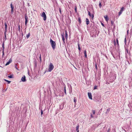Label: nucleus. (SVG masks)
Masks as SVG:
<instances>
[{
	"label": "nucleus",
	"instance_id": "8fccbe9b",
	"mask_svg": "<svg viewBox=\"0 0 132 132\" xmlns=\"http://www.w3.org/2000/svg\"><path fill=\"white\" fill-rule=\"evenodd\" d=\"M129 55H130V53H129Z\"/></svg>",
	"mask_w": 132,
	"mask_h": 132
},
{
	"label": "nucleus",
	"instance_id": "2f4dec72",
	"mask_svg": "<svg viewBox=\"0 0 132 132\" xmlns=\"http://www.w3.org/2000/svg\"><path fill=\"white\" fill-rule=\"evenodd\" d=\"M75 98V97L74 98V102H75V104L77 101L76 99Z\"/></svg>",
	"mask_w": 132,
	"mask_h": 132
},
{
	"label": "nucleus",
	"instance_id": "4c0bfd02",
	"mask_svg": "<svg viewBox=\"0 0 132 132\" xmlns=\"http://www.w3.org/2000/svg\"><path fill=\"white\" fill-rule=\"evenodd\" d=\"M17 65L16 64L15 65V68L16 70H18V69L17 67Z\"/></svg>",
	"mask_w": 132,
	"mask_h": 132
},
{
	"label": "nucleus",
	"instance_id": "58836bf2",
	"mask_svg": "<svg viewBox=\"0 0 132 132\" xmlns=\"http://www.w3.org/2000/svg\"><path fill=\"white\" fill-rule=\"evenodd\" d=\"M111 23L112 25H113V24H114V22L113 21H111Z\"/></svg>",
	"mask_w": 132,
	"mask_h": 132
},
{
	"label": "nucleus",
	"instance_id": "c756f323",
	"mask_svg": "<svg viewBox=\"0 0 132 132\" xmlns=\"http://www.w3.org/2000/svg\"><path fill=\"white\" fill-rule=\"evenodd\" d=\"M99 6L100 8H101L102 6L101 3L100 2H99Z\"/></svg>",
	"mask_w": 132,
	"mask_h": 132
},
{
	"label": "nucleus",
	"instance_id": "412c9836",
	"mask_svg": "<svg viewBox=\"0 0 132 132\" xmlns=\"http://www.w3.org/2000/svg\"><path fill=\"white\" fill-rule=\"evenodd\" d=\"M94 100L96 102H98L100 101V100H97V99H96V98H94Z\"/></svg>",
	"mask_w": 132,
	"mask_h": 132
},
{
	"label": "nucleus",
	"instance_id": "473e14b6",
	"mask_svg": "<svg viewBox=\"0 0 132 132\" xmlns=\"http://www.w3.org/2000/svg\"><path fill=\"white\" fill-rule=\"evenodd\" d=\"M39 58L40 59V61H42V58H41V55L40 54V56L39 57Z\"/></svg>",
	"mask_w": 132,
	"mask_h": 132
},
{
	"label": "nucleus",
	"instance_id": "a19ab883",
	"mask_svg": "<svg viewBox=\"0 0 132 132\" xmlns=\"http://www.w3.org/2000/svg\"><path fill=\"white\" fill-rule=\"evenodd\" d=\"M95 68H96L97 69V64H96H96H95Z\"/></svg>",
	"mask_w": 132,
	"mask_h": 132
},
{
	"label": "nucleus",
	"instance_id": "3c124183",
	"mask_svg": "<svg viewBox=\"0 0 132 132\" xmlns=\"http://www.w3.org/2000/svg\"><path fill=\"white\" fill-rule=\"evenodd\" d=\"M77 132H79V131H77Z\"/></svg>",
	"mask_w": 132,
	"mask_h": 132
},
{
	"label": "nucleus",
	"instance_id": "f8f14e48",
	"mask_svg": "<svg viewBox=\"0 0 132 132\" xmlns=\"http://www.w3.org/2000/svg\"><path fill=\"white\" fill-rule=\"evenodd\" d=\"M21 80L23 82H25L26 81V77L25 76H23L22 77Z\"/></svg>",
	"mask_w": 132,
	"mask_h": 132
},
{
	"label": "nucleus",
	"instance_id": "39448f33",
	"mask_svg": "<svg viewBox=\"0 0 132 132\" xmlns=\"http://www.w3.org/2000/svg\"><path fill=\"white\" fill-rule=\"evenodd\" d=\"M116 44L115 41H114V45L115 46L117 47L118 48L119 47V44L118 40L117 39H116Z\"/></svg>",
	"mask_w": 132,
	"mask_h": 132
},
{
	"label": "nucleus",
	"instance_id": "f3484780",
	"mask_svg": "<svg viewBox=\"0 0 132 132\" xmlns=\"http://www.w3.org/2000/svg\"><path fill=\"white\" fill-rule=\"evenodd\" d=\"M79 126L78 125V126H77L76 127V131H79Z\"/></svg>",
	"mask_w": 132,
	"mask_h": 132
},
{
	"label": "nucleus",
	"instance_id": "2eb2a0df",
	"mask_svg": "<svg viewBox=\"0 0 132 132\" xmlns=\"http://www.w3.org/2000/svg\"><path fill=\"white\" fill-rule=\"evenodd\" d=\"M86 24L87 25H88L89 23V20L87 18H86Z\"/></svg>",
	"mask_w": 132,
	"mask_h": 132
},
{
	"label": "nucleus",
	"instance_id": "72a5a7b5",
	"mask_svg": "<svg viewBox=\"0 0 132 132\" xmlns=\"http://www.w3.org/2000/svg\"><path fill=\"white\" fill-rule=\"evenodd\" d=\"M68 35L67 34V31H65V37L66 38L67 37H68Z\"/></svg>",
	"mask_w": 132,
	"mask_h": 132
},
{
	"label": "nucleus",
	"instance_id": "de8ad7c7",
	"mask_svg": "<svg viewBox=\"0 0 132 132\" xmlns=\"http://www.w3.org/2000/svg\"><path fill=\"white\" fill-rule=\"evenodd\" d=\"M102 25L103 26H104V24H103V23H102Z\"/></svg>",
	"mask_w": 132,
	"mask_h": 132
},
{
	"label": "nucleus",
	"instance_id": "dca6fc26",
	"mask_svg": "<svg viewBox=\"0 0 132 132\" xmlns=\"http://www.w3.org/2000/svg\"><path fill=\"white\" fill-rule=\"evenodd\" d=\"M110 110V108H109L106 110V111L105 112V113L106 114H108L109 113V112Z\"/></svg>",
	"mask_w": 132,
	"mask_h": 132
},
{
	"label": "nucleus",
	"instance_id": "7c9ffc66",
	"mask_svg": "<svg viewBox=\"0 0 132 132\" xmlns=\"http://www.w3.org/2000/svg\"><path fill=\"white\" fill-rule=\"evenodd\" d=\"M30 33H29L28 34H27L26 36V37L28 38L30 36Z\"/></svg>",
	"mask_w": 132,
	"mask_h": 132
},
{
	"label": "nucleus",
	"instance_id": "f704fd0d",
	"mask_svg": "<svg viewBox=\"0 0 132 132\" xmlns=\"http://www.w3.org/2000/svg\"><path fill=\"white\" fill-rule=\"evenodd\" d=\"M41 116H42V115L43 114V111L42 110H41Z\"/></svg>",
	"mask_w": 132,
	"mask_h": 132
},
{
	"label": "nucleus",
	"instance_id": "bb28decb",
	"mask_svg": "<svg viewBox=\"0 0 132 132\" xmlns=\"http://www.w3.org/2000/svg\"><path fill=\"white\" fill-rule=\"evenodd\" d=\"M8 77L10 78H13V76L12 75H10V76H8Z\"/></svg>",
	"mask_w": 132,
	"mask_h": 132
},
{
	"label": "nucleus",
	"instance_id": "aec40b11",
	"mask_svg": "<svg viewBox=\"0 0 132 132\" xmlns=\"http://www.w3.org/2000/svg\"><path fill=\"white\" fill-rule=\"evenodd\" d=\"M125 9L123 7H122L121 8V9L120 11H122V12H123V11Z\"/></svg>",
	"mask_w": 132,
	"mask_h": 132
},
{
	"label": "nucleus",
	"instance_id": "ea45409f",
	"mask_svg": "<svg viewBox=\"0 0 132 132\" xmlns=\"http://www.w3.org/2000/svg\"><path fill=\"white\" fill-rule=\"evenodd\" d=\"M96 87H97L96 86H95L94 88V89H96Z\"/></svg>",
	"mask_w": 132,
	"mask_h": 132
},
{
	"label": "nucleus",
	"instance_id": "9b49d317",
	"mask_svg": "<svg viewBox=\"0 0 132 132\" xmlns=\"http://www.w3.org/2000/svg\"><path fill=\"white\" fill-rule=\"evenodd\" d=\"M88 14L89 15V16L90 17H91L92 18V19H93L94 17V15L93 14L91 15L90 11H88Z\"/></svg>",
	"mask_w": 132,
	"mask_h": 132
},
{
	"label": "nucleus",
	"instance_id": "f03ea898",
	"mask_svg": "<svg viewBox=\"0 0 132 132\" xmlns=\"http://www.w3.org/2000/svg\"><path fill=\"white\" fill-rule=\"evenodd\" d=\"M54 66L52 63H51L49 65L48 71L49 72H51L53 69Z\"/></svg>",
	"mask_w": 132,
	"mask_h": 132
},
{
	"label": "nucleus",
	"instance_id": "cd10ccee",
	"mask_svg": "<svg viewBox=\"0 0 132 132\" xmlns=\"http://www.w3.org/2000/svg\"><path fill=\"white\" fill-rule=\"evenodd\" d=\"M122 11H120L119 12V14H118L119 16H120L121 14H122Z\"/></svg>",
	"mask_w": 132,
	"mask_h": 132
},
{
	"label": "nucleus",
	"instance_id": "c03bdc74",
	"mask_svg": "<svg viewBox=\"0 0 132 132\" xmlns=\"http://www.w3.org/2000/svg\"><path fill=\"white\" fill-rule=\"evenodd\" d=\"M59 11H60V13L61 14V9L60 8H59Z\"/></svg>",
	"mask_w": 132,
	"mask_h": 132
},
{
	"label": "nucleus",
	"instance_id": "393cba45",
	"mask_svg": "<svg viewBox=\"0 0 132 132\" xmlns=\"http://www.w3.org/2000/svg\"><path fill=\"white\" fill-rule=\"evenodd\" d=\"M78 21L79 22V23H81V19H80V18H78Z\"/></svg>",
	"mask_w": 132,
	"mask_h": 132
},
{
	"label": "nucleus",
	"instance_id": "a878e982",
	"mask_svg": "<svg viewBox=\"0 0 132 132\" xmlns=\"http://www.w3.org/2000/svg\"><path fill=\"white\" fill-rule=\"evenodd\" d=\"M78 50H79L80 51V50H81V48L79 44H78Z\"/></svg>",
	"mask_w": 132,
	"mask_h": 132
},
{
	"label": "nucleus",
	"instance_id": "e433bc0d",
	"mask_svg": "<svg viewBox=\"0 0 132 132\" xmlns=\"http://www.w3.org/2000/svg\"><path fill=\"white\" fill-rule=\"evenodd\" d=\"M126 37H125V40H124V42H125V44H126Z\"/></svg>",
	"mask_w": 132,
	"mask_h": 132
},
{
	"label": "nucleus",
	"instance_id": "4468645a",
	"mask_svg": "<svg viewBox=\"0 0 132 132\" xmlns=\"http://www.w3.org/2000/svg\"><path fill=\"white\" fill-rule=\"evenodd\" d=\"M62 39L63 41V42L64 43H65V39L64 38V34L63 35L62 34Z\"/></svg>",
	"mask_w": 132,
	"mask_h": 132
},
{
	"label": "nucleus",
	"instance_id": "1a4fd4ad",
	"mask_svg": "<svg viewBox=\"0 0 132 132\" xmlns=\"http://www.w3.org/2000/svg\"><path fill=\"white\" fill-rule=\"evenodd\" d=\"M129 53L128 50L127 49H126V53H125V57L127 59L128 58V55Z\"/></svg>",
	"mask_w": 132,
	"mask_h": 132
},
{
	"label": "nucleus",
	"instance_id": "603ef678",
	"mask_svg": "<svg viewBox=\"0 0 132 132\" xmlns=\"http://www.w3.org/2000/svg\"><path fill=\"white\" fill-rule=\"evenodd\" d=\"M44 132H45V131H44Z\"/></svg>",
	"mask_w": 132,
	"mask_h": 132
},
{
	"label": "nucleus",
	"instance_id": "49530a36",
	"mask_svg": "<svg viewBox=\"0 0 132 132\" xmlns=\"http://www.w3.org/2000/svg\"><path fill=\"white\" fill-rule=\"evenodd\" d=\"M4 36L5 35L6 36V32H4Z\"/></svg>",
	"mask_w": 132,
	"mask_h": 132
},
{
	"label": "nucleus",
	"instance_id": "5701e85b",
	"mask_svg": "<svg viewBox=\"0 0 132 132\" xmlns=\"http://www.w3.org/2000/svg\"><path fill=\"white\" fill-rule=\"evenodd\" d=\"M4 25L5 26V28H7V23L6 22H5L4 23Z\"/></svg>",
	"mask_w": 132,
	"mask_h": 132
},
{
	"label": "nucleus",
	"instance_id": "09e8293b",
	"mask_svg": "<svg viewBox=\"0 0 132 132\" xmlns=\"http://www.w3.org/2000/svg\"><path fill=\"white\" fill-rule=\"evenodd\" d=\"M110 129H108V132H109V130H110Z\"/></svg>",
	"mask_w": 132,
	"mask_h": 132
},
{
	"label": "nucleus",
	"instance_id": "a18cd8bd",
	"mask_svg": "<svg viewBox=\"0 0 132 132\" xmlns=\"http://www.w3.org/2000/svg\"><path fill=\"white\" fill-rule=\"evenodd\" d=\"M6 36L5 35L4 36V39L5 40L6 39Z\"/></svg>",
	"mask_w": 132,
	"mask_h": 132
},
{
	"label": "nucleus",
	"instance_id": "7ed1b4c3",
	"mask_svg": "<svg viewBox=\"0 0 132 132\" xmlns=\"http://www.w3.org/2000/svg\"><path fill=\"white\" fill-rule=\"evenodd\" d=\"M41 16L44 18V20L45 21L46 19V14L44 12H43L41 14Z\"/></svg>",
	"mask_w": 132,
	"mask_h": 132
},
{
	"label": "nucleus",
	"instance_id": "c9c22d12",
	"mask_svg": "<svg viewBox=\"0 0 132 132\" xmlns=\"http://www.w3.org/2000/svg\"><path fill=\"white\" fill-rule=\"evenodd\" d=\"M7 28H5V30H4V32H6L7 31Z\"/></svg>",
	"mask_w": 132,
	"mask_h": 132
},
{
	"label": "nucleus",
	"instance_id": "6ab92c4d",
	"mask_svg": "<svg viewBox=\"0 0 132 132\" xmlns=\"http://www.w3.org/2000/svg\"><path fill=\"white\" fill-rule=\"evenodd\" d=\"M84 54L85 55V56L86 57H87V53H86V50H85L84 51Z\"/></svg>",
	"mask_w": 132,
	"mask_h": 132
},
{
	"label": "nucleus",
	"instance_id": "79ce46f5",
	"mask_svg": "<svg viewBox=\"0 0 132 132\" xmlns=\"http://www.w3.org/2000/svg\"><path fill=\"white\" fill-rule=\"evenodd\" d=\"M19 30L20 31V26L19 25L18 26Z\"/></svg>",
	"mask_w": 132,
	"mask_h": 132
},
{
	"label": "nucleus",
	"instance_id": "0eeeda50",
	"mask_svg": "<svg viewBox=\"0 0 132 132\" xmlns=\"http://www.w3.org/2000/svg\"><path fill=\"white\" fill-rule=\"evenodd\" d=\"M92 111L93 114H92L91 113H90V118H94V116L93 115L95 114V110H92Z\"/></svg>",
	"mask_w": 132,
	"mask_h": 132
},
{
	"label": "nucleus",
	"instance_id": "9d476101",
	"mask_svg": "<svg viewBox=\"0 0 132 132\" xmlns=\"http://www.w3.org/2000/svg\"><path fill=\"white\" fill-rule=\"evenodd\" d=\"M10 6L11 8V13L12 14L13 12V10L14 9V7L13 6L12 3H11L10 4Z\"/></svg>",
	"mask_w": 132,
	"mask_h": 132
},
{
	"label": "nucleus",
	"instance_id": "c85d7f7f",
	"mask_svg": "<svg viewBox=\"0 0 132 132\" xmlns=\"http://www.w3.org/2000/svg\"><path fill=\"white\" fill-rule=\"evenodd\" d=\"M4 80H5V81L7 82L8 84H10L11 82L10 81H8V80H7L5 79H4Z\"/></svg>",
	"mask_w": 132,
	"mask_h": 132
},
{
	"label": "nucleus",
	"instance_id": "423d86ee",
	"mask_svg": "<svg viewBox=\"0 0 132 132\" xmlns=\"http://www.w3.org/2000/svg\"><path fill=\"white\" fill-rule=\"evenodd\" d=\"M2 47L3 48L2 57H4V42H3L2 44Z\"/></svg>",
	"mask_w": 132,
	"mask_h": 132
},
{
	"label": "nucleus",
	"instance_id": "4be33fe9",
	"mask_svg": "<svg viewBox=\"0 0 132 132\" xmlns=\"http://www.w3.org/2000/svg\"><path fill=\"white\" fill-rule=\"evenodd\" d=\"M77 6H75V12L76 13H77Z\"/></svg>",
	"mask_w": 132,
	"mask_h": 132
},
{
	"label": "nucleus",
	"instance_id": "37998d69",
	"mask_svg": "<svg viewBox=\"0 0 132 132\" xmlns=\"http://www.w3.org/2000/svg\"><path fill=\"white\" fill-rule=\"evenodd\" d=\"M129 30H128L127 31V34L128 35V33H129Z\"/></svg>",
	"mask_w": 132,
	"mask_h": 132
},
{
	"label": "nucleus",
	"instance_id": "b1692460",
	"mask_svg": "<svg viewBox=\"0 0 132 132\" xmlns=\"http://www.w3.org/2000/svg\"><path fill=\"white\" fill-rule=\"evenodd\" d=\"M64 92L65 93V94H66V86H64Z\"/></svg>",
	"mask_w": 132,
	"mask_h": 132
},
{
	"label": "nucleus",
	"instance_id": "ddd939ff",
	"mask_svg": "<svg viewBox=\"0 0 132 132\" xmlns=\"http://www.w3.org/2000/svg\"><path fill=\"white\" fill-rule=\"evenodd\" d=\"M12 62V60L11 59H10L8 62H7V63L5 64V65H9L10 63H11Z\"/></svg>",
	"mask_w": 132,
	"mask_h": 132
},
{
	"label": "nucleus",
	"instance_id": "6e6552de",
	"mask_svg": "<svg viewBox=\"0 0 132 132\" xmlns=\"http://www.w3.org/2000/svg\"><path fill=\"white\" fill-rule=\"evenodd\" d=\"M88 95L89 98L91 100H92L91 93L90 92H88Z\"/></svg>",
	"mask_w": 132,
	"mask_h": 132
},
{
	"label": "nucleus",
	"instance_id": "f257e3e1",
	"mask_svg": "<svg viewBox=\"0 0 132 132\" xmlns=\"http://www.w3.org/2000/svg\"><path fill=\"white\" fill-rule=\"evenodd\" d=\"M50 42L53 50H54L55 49L56 47V44L55 42L53 41L52 39L51 38L50 40Z\"/></svg>",
	"mask_w": 132,
	"mask_h": 132
},
{
	"label": "nucleus",
	"instance_id": "a211bd4d",
	"mask_svg": "<svg viewBox=\"0 0 132 132\" xmlns=\"http://www.w3.org/2000/svg\"><path fill=\"white\" fill-rule=\"evenodd\" d=\"M104 17L105 20L107 21L108 20V17L107 15H106L105 16H104Z\"/></svg>",
	"mask_w": 132,
	"mask_h": 132
},
{
	"label": "nucleus",
	"instance_id": "20e7f679",
	"mask_svg": "<svg viewBox=\"0 0 132 132\" xmlns=\"http://www.w3.org/2000/svg\"><path fill=\"white\" fill-rule=\"evenodd\" d=\"M24 18L25 19V25L26 26L27 25V23L28 22V18L27 16V15L25 14L24 15Z\"/></svg>",
	"mask_w": 132,
	"mask_h": 132
}]
</instances>
